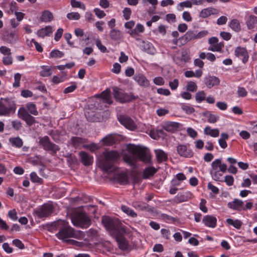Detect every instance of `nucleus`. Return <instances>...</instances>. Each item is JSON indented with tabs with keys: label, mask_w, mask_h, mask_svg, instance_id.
<instances>
[{
	"label": "nucleus",
	"mask_w": 257,
	"mask_h": 257,
	"mask_svg": "<svg viewBox=\"0 0 257 257\" xmlns=\"http://www.w3.org/2000/svg\"><path fill=\"white\" fill-rule=\"evenodd\" d=\"M243 202L238 199H234L233 201L229 202L227 204L228 208L235 210H240L243 206Z\"/></svg>",
	"instance_id": "nucleus-25"
},
{
	"label": "nucleus",
	"mask_w": 257,
	"mask_h": 257,
	"mask_svg": "<svg viewBox=\"0 0 257 257\" xmlns=\"http://www.w3.org/2000/svg\"><path fill=\"white\" fill-rule=\"evenodd\" d=\"M87 141V139L78 137H73L70 140V144L75 148H79L82 144L86 143Z\"/></svg>",
	"instance_id": "nucleus-22"
},
{
	"label": "nucleus",
	"mask_w": 257,
	"mask_h": 257,
	"mask_svg": "<svg viewBox=\"0 0 257 257\" xmlns=\"http://www.w3.org/2000/svg\"><path fill=\"white\" fill-rule=\"evenodd\" d=\"M154 83L157 85H163L165 84V80L163 77L159 76L154 78L153 79Z\"/></svg>",
	"instance_id": "nucleus-62"
},
{
	"label": "nucleus",
	"mask_w": 257,
	"mask_h": 257,
	"mask_svg": "<svg viewBox=\"0 0 257 257\" xmlns=\"http://www.w3.org/2000/svg\"><path fill=\"white\" fill-rule=\"evenodd\" d=\"M202 222L207 227L215 228L217 224V219L215 216L207 215L203 217Z\"/></svg>",
	"instance_id": "nucleus-16"
},
{
	"label": "nucleus",
	"mask_w": 257,
	"mask_h": 257,
	"mask_svg": "<svg viewBox=\"0 0 257 257\" xmlns=\"http://www.w3.org/2000/svg\"><path fill=\"white\" fill-rule=\"evenodd\" d=\"M30 178L31 180L34 183H43V179L40 178L38 176L37 174L33 172H32L30 174Z\"/></svg>",
	"instance_id": "nucleus-48"
},
{
	"label": "nucleus",
	"mask_w": 257,
	"mask_h": 257,
	"mask_svg": "<svg viewBox=\"0 0 257 257\" xmlns=\"http://www.w3.org/2000/svg\"><path fill=\"white\" fill-rule=\"evenodd\" d=\"M102 100L103 102L107 103L108 104H111L112 103V100L110 95V90L109 89H106L101 93Z\"/></svg>",
	"instance_id": "nucleus-29"
},
{
	"label": "nucleus",
	"mask_w": 257,
	"mask_h": 257,
	"mask_svg": "<svg viewBox=\"0 0 257 257\" xmlns=\"http://www.w3.org/2000/svg\"><path fill=\"white\" fill-rule=\"evenodd\" d=\"M101 222L111 235L115 238L118 247L120 250L128 252L133 249L132 245L124 236L125 230L121 227V223L118 219L103 216Z\"/></svg>",
	"instance_id": "nucleus-1"
},
{
	"label": "nucleus",
	"mask_w": 257,
	"mask_h": 257,
	"mask_svg": "<svg viewBox=\"0 0 257 257\" xmlns=\"http://www.w3.org/2000/svg\"><path fill=\"white\" fill-rule=\"evenodd\" d=\"M67 18L70 20H78L80 15L77 12H71L67 14Z\"/></svg>",
	"instance_id": "nucleus-47"
},
{
	"label": "nucleus",
	"mask_w": 257,
	"mask_h": 257,
	"mask_svg": "<svg viewBox=\"0 0 257 257\" xmlns=\"http://www.w3.org/2000/svg\"><path fill=\"white\" fill-rule=\"evenodd\" d=\"M17 108L16 102L12 97L0 99V116H10L14 114Z\"/></svg>",
	"instance_id": "nucleus-5"
},
{
	"label": "nucleus",
	"mask_w": 257,
	"mask_h": 257,
	"mask_svg": "<svg viewBox=\"0 0 257 257\" xmlns=\"http://www.w3.org/2000/svg\"><path fill=\"white\" fill-rule=\"evenodd\" d=\"M132 11L130 8H125L123 10V16L126 20L130 19Z\"/></svg>",
	"instance_id": "nucleus-59"
},
{
	"label": "nucleus",
	"mask_w": 257,
	"mask_h": 257,
	"mask_svg": "<svg viewBox=\"0 0 257 257\" xmlns=\"http://www.w3.org/2000/svg\"><path fill=\"white\" fill-rule=\"evenodd\" d=\"M83 147L90 150L91 152H94L95 150L99 148L98 145L95 143H92L90 145H84Z\"/></svg>",
	"instance_id": "nucleus-52"
},
{
	"label": "nucleus",
	"mask_w": 257,
	"mask_h": 257,
	"mask_svg": "<svg viewBox=\"0 0 257 257\" xmlns=\"http://www.w3.org/2000/svg\"><path fill=\"white\" fill-rule=\"evenodd\" d=\"M56 237L68 244L79 246L80 242L70 239V237H75L76 233L74 229L70 226H66L60 228L59 232L56 234Z\"/></svg>",
	"instance_id": "nucleus-4"
},
{
	"label": "nucleus",
	"mask_w": 257,
	"mask_h": 257,
	"mask_svg": "<svg viewBox=\"0 0 257 257\" xmlns=\"http://www.w3.org/2000/svg\"><path fill=\"white\" fill-rule=\"evenodd\" d=\"M192 7V3L190 1H186L183 2H181L179 4L178 6V10L179 11H182L184 7L190 8Z\"/></svg>",
	"instance_id": "nucleus-45"
},
{
	"label": "nucleus",
	"mask_w": 257,
	"mask_h": 257,
	"mask_svg": "<svg viewBox=\"0 0 257 257\" xmlns=\"http://www.w3.org/2000/svg\"><path fill=\"white\" fill-rule=\"evenodd\" d=\"M109 35L110 39L115 41H119L123 37L121 32L116 29H111Z\"/></svg>",
	"instance_id": "nucleus-27"
},
{
	"label": "nucleus",
	"mask_w": 257,
	"mask_h": 257,
	"mask_svg": "<svg viewBox=\"0 0 257 257\" xmlns=\"http://www.w3.org/2000/svg\"><path fill=\"white\" fill-rule=\"evenodd\" d=\"M234 54L237 57L241 59L243 64H245L248 61L249 56L245 48L237 47L235 49Z\"/></svg>",
	"instance_id": "nucleus-12"
},
{
	"label": "nucleus",
	"mask_w": 257,
	"mask_h": 257,
	"mask_svg": "<svg viewBox=\"0 0 257 257\" xmlns=\"http://www.w3.org/2000/svg\"><path fill=\"white\" fill-rule=\"evenodd\" d=\"M119 122L126 128L131 131H135L137 125L134 121L128 116L121 115L118 117Z\"/></svg>",
	"instance_id": "nucleus-10"
},
{
	"label": "nucleus",
	"mask_w": 257,
	"mask_h": 257,
	"mask_svg": "<svg viewBox=\"0 0 257 257\" xmlns=\"http://www.w3.org/2000/svg\"><path fill=\"white\" fill-rule=\"evenodd\" d=\"M3 62L5 65H10L13 63V58L11 55H8L3 58Z\"/></svg>",
	"instance_id": "nucleus-60"
},
{
	"label": "nucleus",
	"mask_w": 257,
	"mask_h": 257,
	"mask_svg": "<svg viewBox=\"0 0 257 257\" xmlns=\"http://www.w3.org/2000/svg\"><path fill=\"white\" fill-rule=\"evenodd\" d=\"M226 221L229 225H232L237 229H239L242 225V222L238 219L234 220L232 219L228 218L226 219Z\"/></svg>",
	"instance_id": "nucleus-37"
},
{
	"label": "nucleus",
	"mask_w": 257,
	"mask_h": 257,
	"mask_svg": "<svg viewBox=\"0 0 257 257\" xmlns=\"http://www.w3.org/2000/svg\"><path fill=\"white\" fill-rule=\"evenodd\" d=\"M180 46H183L189 41L196 40V31L189 30L183 36L180 37Z\"/></svg>",
	"instance_id": "nucleus-14"
},
{
	"label": "nucleus",
	"mask_w": 257,
	"mask_h": 257,
	"mask_svg": "<svg viewBox=\"0 0 257 257\" xmlns=\"http://www.w3.org/2000/svg\"><path fill=\"white\" fill-rule=\"evenodd\" d=\"M64 55L63 52L60 51L58 50H53L50 53V58H61Z\"/></svg>",
	"instance_id": "nucleus-42"
},
{
	"label": "nucleus",
	"mask_w": 257,
	"mask_h": 257,
	"mask_svg": "<svg viewBox=\"0 0 257 257\" xmlns=\"http://www.w3.org/2000/svg\"><path fill=\"white\" fill-rule=\"evenodd\" d=\"M127 150L131 154L125 153L123 159L131 166H134L138 159L146 163L150 160V157L147 153V148L144 147L130 144L127 147Z\"/></svg>",
	"instance_id": "nucleus-2"
},
{
	"label": "nucleus",
	"mask_w": 257,
	"mask_h": 257,
	"mask_svg": "<svg viewBox=\"0 0 257 257\" xmlns=\"http://www.w3.org/2000/svg\"><path fill=\"white\" fill-rule=\"evenodd\" d=\"M103 159L100 162L102 169L106 172H112L114 170L113 163L119 157L118 151L112 150L102 153Z\"/></svg>",
	"instance_id": "nucleus-3"
},
{
	"label": "nucleus",
	"mask_w": 257,
	"mask_h": 257,
	"mask_svg": "<svg viewBox=\"0 0 257 257\" xmlns=\"http://www.w3.org/2000/svg\"><path fill=\"white\" fill-rule=\"evenodd\" d=\"M219 170L215 171H210V174L211 175L212 179L216 181L223 182V180L221 178L222 173H220Z\"/></svg>",
	"instance_id": "nucleus-39"
},
{
	"label": "nucleus",
	"mask_w": 257,
	"mask_h": 257,
	"mask_svg": "<svg viewBox=\"0 0 257 257\" xmlns=\"http://www.w3.org/2000/svg\"><path fill=\"white\" fill-rule=\"evenodd\" d=\"M122 139L121 135L112 134H109L101 140L103 144L105 146H111L119 142Z\"/></svg>",
	"instance_id": "nucleus-11"
},
{
	"label": "nucleus",
	"mask_w": 257,
	"mask_h": 257,
	"mask_svg": "<svg viewBox=\"0 0 257 257\" xmlns=\"http://www.w3.org/2000/svg\"><path fill=\"white\" fill-rule=\"evenodd\" d=\"M70 4L73 8H80L83 10H85V5L81 2L77 1L76 0H71Z\"/></svg>",
	"instance_id": "nucleus-43"
},
{
	"label": "nucleus",
	"mask_w": 257,
	"mask_h": 257,
	"mask_svg": "<svg viewBox=\"0 0 257 257\" xmlns=\"http://www.w3.org/2000/svg\"><path fill=\"white\" fill-rule=\"evenodd\" d=\"M157 161L159 163L166 161L168 160L167 155L163 150L155 151Z\"/></svg>",
	"instance_id": "nucleus-30"
},
{
	"label": "nucleus",
	"mask_w": 257,
	"mask_h": 257,
	"mask_svg": "<svg viewBox=\"0 0 257 257\" xmlns=\"http://www.w3.org/2000/svg\"><path fill=\"white\" fill-rule=\"evenodd\" d=\"M81 162L86 166L91 165L93 163V157L84 151L79 153Z\"/></svg>",
	"instance_id": "nucleus-18"
},
{
	"label": "nucleus",
	"mask_w": 257,
	"mask_h": 257,
	"mask_svg": "<svg viewBox=\"0 0 257 257\" xmlns=\"http://www.w3.org/2000/svg\"><path fill=\"white\" fill-rule=\"evenodd\" d=\"M21 78V75L19 73H16L14 76L15 82L13 83V85L14 87H18L20 86V80Z\"/></svg>",
	"instance_id": "nucleus-54"
},
{
	"label": "nucleus",
	"mask_w": 257,
	"mask_h": 257,
	"mask_svg": "<svg viewBox=\"0 0 257 257\" xmlns=\"http://www.w3.org/2000/svg\"><path fill=\"white\" fill-rule=\"evenodd\" d=\"M157 172V169L154 167H148L146 168L143 172V178L144 179H149L150 177L154 175Z\"/></svg>",
	"instance_id": "nucleus-28"
},
{
	"label": "nucleus",
	"mask_w": 257,
	"mask_h": 257,
	"mask_svg": "<svg viewBox=\"0 0 257 257\" xmlns=\"http://www.w3.org/2000/svg\"><path fill=\"white\" fill-rule=\"evenodd\" d=\"M222 46L220 43L211 45L208 47V50L213 52H220L221 50Z\"/></svg>",
	"instance_id": "nucleus-53"
},
{
	"label": "nucleus",
	"mask_w": 257,
	"mask_h": 257,
	"mask_svg": "<svg viewBox=\"0 0 257 257\" xmlns=\"http://www.w3.org/2000/svg\"><path fill=\"white\" fill-rule=\"evenodd\" d=\"M12 125L13 127L16 131L20 130L22 127V123L18 120H15L12 121Z\"/></svg>",
	"instance_id": "nucleus-57"
},
{
	"label": "nucleus",
	"mask_w": 257,
	"mask_h": 257,
	"mask_svg": "<svg viewBox=\"0 0 257 257\" xmlns=\"http://www.w3.org/2000/svg\"><path fill=\"white\" fill-rule=\"evenodd\" d=\"M18 38V36L15 31L11 32L10 33L8 32L3 36V40L10 44L15 43Z\"/></svg>",
	"instance_id": "nucleus-20"
},
{
	"label": "nucleus",
	"mask_w": 257,
	"mask_h": 257,
	"mask_svg": "<svg viewBox=\"0 0 257 257\" xmlns=\"http://www.w3.org/2000/svg\"><path fill=\"white\" fill-rule=\"evenodd\" d=\"M237 94L239 97H245L247 94V92L244 87H239L237 90Z\"/></svg>",
	"instance_id": "nucleus-64"
},
{
	"label": "nucleus",
	"mask_w": 257,
	"mask_h": 257,
	"mask_svg": "<svg viewBox=\"0 0 257 257\" xmlns=\"http://www.w3.org/2000/svg\"><path fill=\"white\" fill-rule=\"evenodd\" d=\"M26 107L30 113L35 115H38V112L37 110L36 106L35 104L31 102L28 103Z\"/></svg>",
	"instance_id": "nucleus-41"
},
{
	"label": "nucleus",
	"mask_w": 257,
	"mask_h": 257,
	"mask_svg": "<svg viewBox=\"0 0 257 257\" xmlns=\"http://www.w3.org/2000/svg\"><path fill=\"white\" fill-rule=\"evenodd\" d=\"M220 163H221V159H217L213 161L211 163V170L210 171L218 170V168H219Z\"/></svg>",
	"instance_id": "nucleus-46"
},
{
	"label": "nucleus",
	"mask_w": 257,
	"mask_h": 257,
	"mask_svg": "<svg viewBox=\"0 0 257 257\" xmlns=\"http://www.w3.org/2000/svg\"><path fill=\"white\" fill-rule=\"evenodd\" d=\"M42 70L40 72V75L42 77L50 76L52 74V67L48 66H42Z\"/></svg>",
	"instance_id": "nucleus-33"
},
{
	"label": "nucleus",
	"mask_w": 257,
	"mask_h": 257,
	"mask_svg": "<svg viewBox=\"0 0 257 257\" xmlns=\"http://www.w3.org/2000/svg\"><path fill=\"white\" fill-rule=\"evenodd\" d=\"M204 132L205 135L210 136L212 137H217L219 135V132L218 129H211V128L209 126H206L204 128Z\"/></svg>",
	"instance_id": "nucleus-32"
},
{
	"label": "nucleus",
	"mask_w": 257,
	"mask_h": 257,
	"mask_svg": "<svg viewBox=\"0 0 257 257\" xmlns=\"http://www.w3.org/2000/svg\"><path fill=\"white\" fill-rule=\"evenodd\" d=\"M186 88L189 91L195 92L197 90V86L195 82L189 81L187 83Z\"/></svg>",
	"instance_id": "nucleus-49"
},
{
	"label": "nucleus",
	"mask_w": 257,
	"mask_h": 257,
	"mask_svg": "<svg viewBox=\"0 0 257 257\" xmlns=\"http://www.w3.org/2000/svg\"><path fill=\"white\" fill-rule=\"evenodd\" d=\"M71 221L74 226L81 228H87L91 224V220L84 212H77L71 217Z\"/></svg>",
	"instance_id": "nucleus-6"
},
{
	"label": "nucleus",
	"mask_w": 257,
	"mask_h": 257,
	"mask_svg": "<svg viewBox=\"0 0 257 257\" xmlns=\"http://www.w3.org/2000/svg\"><path fill=\"white\" fill-rule=\"evenodd\" d=\"M96 45L101 52L105 53L107 52L106 48L102 44L99 39H97L96 41Z\"/></svg>",
	"instance_id": "nucleus-63"
},
{
	"label": "nucleus",
	"mask_w": 257,
	"mask_h": 257,
	"mask_svg": "<svg viewBox=\"0 0 257 257\" xmlns=\"http://www.w3.org/2000/svg\"><path fill=\"white\" fill-rule=\"evenodd\" d=\"M246 24L248 29H253L255 25L257 24V17L254 15H250L246 22Z\"/></svg>",
	"instance_id": "nucleus-31"
},
{
	"label": "nucleus",
	"mask_w": 257,
	"mask_h": 257,
	"mask_svg": "<svg viewBox=\"0 0 257 257\" xmlns=\"http://www.w3.org/2000/svg\"><path fill=\"white\" fill-rule=\"evenodd\" d=\"M206 94L204 91H200L196 93L195 95V99L196 101L200 103L202 101L205 100Z\"/></svg>",
	"instance_id": "nucleus-44"
},
{
	"label": "nucleus",
	"mask_w": 257,
	"mask_h": 257,
	"mask_svg": "<svg viewBox=\"0 0 257 257\" xmlns=\"http://www.w3.org/2000/svg\"><path fill=\"white\" fill-rule=\"evenodd\" d=\"M219 78L214 76H208L204 78V83L206 86L209 88L218 85L219 84Z\"/></svg>",
	"instance_id": "nucleus-19"
},
{
	"label": "nucleus",
	"mask_w": 257,
	"mask_h": 257,
	"mask_svg": "<svg viewBox=\"0 0 257 257\" xmlns=\"http://www.w3.org/2000/svg\"><path fill=\"white\" fill-rule=\"evenodd\" d=\"M116 180L120 184L124 185L128 184V177L124 173H120L116 177Z\"/></svg>",
	"instance_id": "nucleus-34"
},
{
	"label": "nucleus",
	"mask_w": 257,
	"mask_h": 257,
	"mask_svg": "<svg viewBox=\"0 0 257 257\" xmlns=\"http://www.w3.org/2000/svg\"><path fill=\"white\" fill-rule=\"evenodd\" d=\"M134 79L141 86L147 87L149 86V81L142 73L136 74L134 77Z\"/></svg>",
	"instance_id": "nucleus-17"
},
{
	"label": "nucleus",
	"mask_w": 257,
	"mask_h": 257,
	"mask_svg": "<svg viewBox=\"0 0 257 257\" xmlns=\"http://www.w3.org/2000/svg\"><path fill=\"white\" fill-rule=\"evenodd\" d=\"M219 13V11L213 8H207L202 10L200 13V17L206 18L211 15H216Z\"/></svg>",
	"instance_id": "nucleus-21"
},
{
	"label": "nucleus",
	"mask_w": 257,
	"mask_h": 257,
	"mask_svg": "<svg viewBox=\"0 0 257 257\" xmlns=\"http://www.w3.org/2000/svg\"><path fill=\"white\" fill-rule=\"evenodd\" d=\"M53 33L52 27L51 26H46L45 28L39 29L37 32V35L39 37L44 38L48 36Z\"/></svg>",
	"instance_id": "nucleus-23"
},
{
	"label": "nucleus",
	"mask_w": 257,
	"mask_h": 257,
	"mask_svg": "<svg viewBox=\"0 0 257 257\" xmlns=\"http://www.w3.org/2000/svg\"><path fill=\"white\" fill-rule=\"evenodd\" d=\"M181 109L185 111L187 114H191L195 111V109L193 107L184 104L181 105Z\"/></svg>",
	"instance_id": "nucleus-51"
},
{
	"label": "nucleus",
	"mask_w": 257,
	"mask_h": 257,
	"mask_svg": "<svg viewBox=\"0 0 257 257\" xmlns=\"http://www.w3.org/2000/svg\"><path fill=\"white\" fill-rule=\"evenodd\" d=\"M229 27L232 30L235 32H239L241 30V27L239 21L237 19L232 20L229 24Z\"/></svg>",
	"instance_id": "nucleus-38"
},
{
	"label": "nucleus",
	"mask_w": 257,
	"mask_h": 257,
	"mask_svg": "<svg viewBox=\"0 0 257 257\" xmlns=\"http://www.w3.org/2000/svg\"><path fill=\"white\" fill-rule=\"evenodd\" d=\"M54 211L53 205L45 203L33 211V214L40 219H44L51 215Z\"/></svg>",
	"instance_id": "nucleus-8"
},
{
	"label": "nucleus",
	"mask_w": 257,
	"mask_h": 257,
	"mask_svg": "<svg viewBox=\"0 0 257 257\" xmlns=\"http://www.w3.org/2000/svg\"><path fill=\"white\" fill-rule=\"evenodd\" d=\"M122 211L132 217H136L137 216V213L131 208L127 206L122 205L121 207Z\"/></svg>",
	"instance_id": "nucleus-40"
},
{
	"label": "nucleus",
	"mask_w": 257,
	"mask_h": 257,
	"mask_svg": "<svg viewBox=\"0 0 257 257\" xmlns=\"http://www.w3.org/2000/svg\"><path fill=\"white\" fill-rule=\"evenodd\" d=\"M77 88V85L74 82L72 85L66 87L63 91V93L67 94L73 92Z\"/></svg>",
	"instance_id": "nucleus-56"
},
{
	"label": "nucleus",
	"mask_w": 257,
	"mask_h": 257,
	"mask_svg": "<svg viewBox=\"0 0 257 257\" xmlns=\"http://www.w3.org/2000/svg\"><path fill=\"white\" fill-rule=\"evenodd\" d=\"M203 115L207 117V120L209 123H215L219 119V117L217 115L212 114L209 111L204 112Z\"/></svg>",
	"instance_id": "nucleus-35"
},
{
	"label": "nucleus",
	"mask_w": 257,
	"mask_h": 257,
	"mask_svg": "<svg viewBox=\"0 0 257 257\" xmlns=\"http://www.w3.org/2000/svg\"><path fill=\"white\" fill-rule=\"evenodd\" d=\"M190 59L189 51L187 49L182 50L181 52V59L185 62H187Z\"/></svg>",
	"instance_id": "nucleus-50"
},
{
	"label": "nucleus",
	"mask_w": 257,
	"mask_h": 257,
	"mask_svg": "<svg viewBox=\"0 0 257 257\" xmlns=\"http://www.w3.org/2000/svg\"><path fill=\"white\" fill-rule=\"evenodd\" d=\"M180 126V123L176 122L168 121L164 125V128L167 132H174Z\"/></svg>",
	"instance_id": "nucleus-24"
},
{
	"label": "nucleus",
	"mask_w": 257,
	"mask_h": 257,
	"mask_svg": "<svg viewBox=\"0 0 257 257\" xmlns=\"http://www.w3.org/2000/svg\"><path fill=\"white\" fill-rule=\"evenodd\" d=\"M10 142L12 146L16 148H21L23 146V142L22 140L19 137L11 138L9 139Z\"/></svg>",
	"instance_id": "nucleus-36"
},
{
	"label": "nucleus",
	"mask_w": 257,
	"mask_h": 257,
	"mask_svg": "<svg viewBox=\"0 0 257 257\" xmlns=\"http://www.w3.org/2000/svg\"><path fill=\"white\" fill-rule=\"evenodd\" d=\"M39 144L42 146L44 150L47 151H52L53 154H56L60 150L59 146L52 143L47 136L39 138Z\"/></svg>",
	"instance_id": "nucleus-9"
},
{
	"label": "nucleus",
	"mask_w": 257,
	"mask_h": 257,
	"mask_svg": "<svg viewBox=\"0 0 257 257\" xmlns=\"http://www.w3.org/2000/svg\"><path fill=\"white\" fill-rule=\"evenodd\" d=\"M179 85V80L178 79H174L173 81L169 82V86L172 90H176Z\"/></svg>",
	"instance_id": "nucleus-58"
},
{
	"label": "nucleus",
	"mask_w": 257,
	"mask_h": 257,
	"mask_svg": "<svg viewBox=\"0 0 257 257\" xmlns=\"http://www.w3.org/2000/svg\"><path fill=\"white\" fill-rule=\"evenodd\" d=\"M18 115L20 118L26 121L28 126H31L36 122L35 117L30 115L25 110H24L21 112H19Z\"/></svg>",
	"instance_id": "nucleus-15"
},
{
	"label": "nucleus",
	"mask_w": 257,
	"mask_h": 257,
	"mask_svg": "<svg viewBox=\"0 0 257 257\" xmlns=\"http://www.w3.org/2000/svg\"><path fill=\"white\" fill-rule=\"evenodd\" d=\"M8 215L13 220L16 221L18 219L17 213L15 209L10 210Z\"/></svg>",
	"instance_id": "nucleus-61"
},
{
	"label": "nucleus",
	"mask_w": 257,
	"mask_h": 257,
	"mask_svg": "<svg viewBox=\"0 0 257 257\" xmlns=\"http://www.w3.org/2000/svg\"><path fill=\"white\" fill-rule=\"evenodd\" d=\"M176 203H181L187 201V197L184 194H178L175 198Z\"/></svg>",
	"instance_id": "nucleus-55"
},
{
	"label": "nucleus",
	"mask_w": 257,
	"mask_h": 257,
	"mask_svg": "<svg viewBox=\"0 0 257 257\" xmlns=\"http://www.w3.org/2000/svg\"><path fill=\"white\" fill-rule=\"evenodd\" d=\"M54 19L53 14L48 10H45L42 12L40 20L42 22H50Z\"/></svg>",
	"instance_id": "nucleus-26"
},
{
	"label": "nucleus",
	"mask_w": 257,
	"mask_h": 257,
	"mask_svg": "<svg viewBox=\"0 0 257 257\" xmlns=\"http://www.w3.org/2000/svg\"><path fill=\"white\" fill-rule=\"evenodd\" d=\"M177 151L178 154L183 157L191 158L193 156V151L188 149L187 146L184 145H179L177 147Z\"/></svg>",
	"instance_id": "nucleus-13"
},
{
	"label": "nucleus",
	"mask_w": 257,
	"mask_h": 257,
	"mask_svg": "<svg viewBox=\"0 0 257 257\" xmlns=\"http://www.w3.org/2000/svg\"><path fill=\"white\" fill-rule=\"evenodd\" d=\"M113 95L115 100L120 103H126L136 100L138 96H135L132 93L129 94L125 93L123 91L117 87L113 88Z\"/></svg>",
	"instance_id": "nucleus-7"
}]
</instances>
